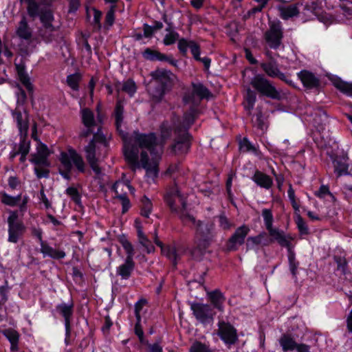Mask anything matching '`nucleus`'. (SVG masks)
<instances>
[{
  "mask_svg": "<svg viewBox=\"0 0 352 352\" xmlns=\"http://www.w3.org/2000/svg\"><path fill=\"white\" fill-rule=\"evenodd\" d=\"M171 135L168 124L161 126L160 138L153 133L134 132L129 141H124V155L133 169L146 170L148 182H153L158 174V164L163 153L164 144Z\"/></svg>",
  "mask_w": 352,
  "mask_h": 352,
  "instance_id": "nucleus-1",
  "label": "nucleus"
},
{
  "mask_svg": "<svg viewBox=\"0 0 352 352\" xmlns=\"http://www.w3.org/2000/svg\"><path fill=\"white\" fill-rule=\"evenodd\" d=\"M85 157L93 171L99 175L101 174L98 162L106 157L108 152V140L102 130L94 133L93 139L84 148Z\"/></svg>",
  "mask_w": 352,
  "mask_h": 352,
  "instance_id": "nucleus-2",
  "label": "nucleus"
},
{
  "mask_svg": "<svg viewBox=\"0 0 352 352\" xmlns=\"http://www.w3.org/2000/svg\"><path fill=\"white\" fill-rule=\"evenodd\" d=\"M26 100V94L23 90H20L18 94V106L12 112V115L17 122V126L21 136V140L19 145V153L20 154L28 155L30 150V141L26 140L29 125L28 120V113L26 112L23 115L19 110V106L23 105Z\"/></svg>",
  "mask_w": 352,
  "mask_h": 352,
  "instance_id": "nucleus-3",
  "label": "nucleus"
},
{
  "mask_svg": "<svg viewBox=\"0 0 352 352\" xmlns=\"http://www.w3.org/2000/svg\"><path fill=\"white\" fill-rule=\"evenodd\" d=\"M58 160L60 162V174L63 178L69 179L71 171L74 167L79 173H85L86 164L81 156L74 148L67 147L65 151H61Z\"/></svg>",
  "mask_w": 352,
  "mask_h": 352,
  "instance_id": "nucleus-4",
  "label": "nucleus"
},
{
  "mask_svg": "<svg viewBox=\"0 0 352 352\" xmlns=\"http://www.w3.org/2000/svg\"><path fill=\"white\" fill-rule=\"evenodd\" d=\"M192 91L190 94H186L184 97V102L186 104H190L189 111L186 113L184 116V126L189 127L194 122L197 109L199 101L208 98L210 96L209 90L201 83H192Z\"/></svg>",
  "mask_w": 352,
  "mask_h": 352,
  "instance_id": "nucleus-5",
  "label": "nucleus"
},
{
  "mask_svg": "<svg viewBox=\"0 0 352 352\" xmlns=\"http://www.w3.org/2000/svg\"><path fill=\"white\" fill-rule=\"evenodd\" d=\"M151 76L156 87L151 89L150 93L155 100H160L173 85L176 76L170 71L164 69H155L151 73Z\"/></svg>",
  "mask_w": 352,
  "mask_h": 352,
  "instance_id": "nucleus-6",
  "label": "nucleus"
},
{
  "mask_svg": "<svg viewBox=\"0 0 352 352\" xmlns=\"http://www.w3.org/2000/svg\"><path fill=\"white\" fill-rule=\"evenodd\" d=\"M252 86L261 94L272 99H280V92L273 83L262 74L255 75L251 80Z\"/></svg>",
  "mask_w": 352,
  "mask_h": 352,
  "instance_id": "nucleus-7",
  "label": "nucleus"
},
{
  "mask_svg": "<svg viewBox=\"0 0 352 352\" xmlns=\"http://www.w3.org/2000/svg\"><path fill=\"white\" fill-rule=\"evenodd\" d=\"M165 199L173 212L179 214L181 217L186 215V197L177 188L168 192Z\"/></svg>",
  "mask_w": 352,
  "mask_h": 352,
  "instance_id": "nucleus-8",
  "label": "nucleus"
},
{
  "mask_svg": "<svg viewBox=\"0 0 352 352\" xmlns=\"http://www.w3.org/2000/svg\"><path fill=\"white\" fill-rule=\"evenodd\" d=\"M278 344L283 352H310V346L305 343H298L295 337L289 333H283L279 338Z\"/></svg>",
  "mask_w": 352,
  "mask_h": 352,
  "instance_id": "nucleus-9",
  "label": "nucleus"
},
{
  "mask_svg": "<svg viewBox=\"0 0 352 352\" xmlns=\"http://www.w3.org/2000/svg\"><path fill=\"white\" fill-rule=\"evenodd\" d=\"M190 305L193 316L199 322L208 324L213 321L215 312L210 305L192 302Z\"/></svg>",
  "mask_w": 352,
  "mask_h": 352,
  "instance_id": "nucleus-10",
  "label": "nucleus"
},
{
  "mask_svg": "<svg viewBox=\"0 0 352 352\" xmlns=\"http://www.w3.org/2000/svg\"><path fill=\"white\" fill-rule=\"evenodd\" d=\"M260 66L268 77L278 78L289 85H294L293 80L290 78L289 74L282 72L276 61L272 60L267 62H263L261 63Z\"/></svg>",
  "mask_w": 352,
  "mask_h": 352,
  "instance_id": "nucleus-11",
  "label": "nucleus"
},
{
  "mask_svg": "<svg viewBox=\"0 0 352 352\" xmlns=\"http://www.w3.org/2000/svg\"><path fill=\"white\" fill-rule=\"evenodd\" d=\"M266 230L271 238L268 241L263 243L264 245H268L270 243L276 241L280 246L286 248L289 252H292L294 247L292 241L294 239L292 235L285 234L283 230L274 226L267 228Z\"/></svg>",
  "mask_w": 352,
  "mask_h": 352,
  "instance_id": "nucleus-12",
  "label": "nucleus"
},
{
  "mask_svg": "<svg viewBox=\"0 0 352 352\" xmlns=\"http://www.w3.org/2000/svg\"><path fill=\"white\" fill-rule=\"evenodd\" d=\"M82 122L84 124L85 129L82 130L80 136L86 138L94 133V128H97L101 130L100 126L97 123L94 119V114L92 111L88 108H84L80 111Z\"/></svg>",
  "mask_w": 352,
  "mask_h": 352,
  "instance_id": "nucleus-13",
  "label": "nucleus"
},
{
  "mask_svg": "<svg viewBox=\"0 0 352 352\" xmlns=\"http://www.w3.org/2000/svg\"><path fill=\"white\" fill-rule=\"evenodd\" d=\"M50 153L47 146L41 141H38L36 151L31 154L30 161L35 166H49L48 157Z\"/></svg>",
  "mask_w": 352,
  "mask_h": 352,
  "instance_id": "nucleus-14",
  "label": "nucleus"
},
{
  "mask_svg": "<svg viewBox=\"0 0 352 352\" xmlns=\"http://www.w3.org/2000/svg\"><path fill=\"white\" fill-rule=\"evenodd\" d=\"M212 225L198 221L196 243L201 250H205L209 245L212 237Z\"/></svg>",
  "mask_w": 352,
  "mask_h": 352,
  "instance_id": "nucleus-15",
  "label": "nucleus"
},
{
  "mask_svg": "<svg viewBox=\"0 0 352 352\" xmlns=\"http://www.w3.org/2000/svg\"><path fill=\"white\" fill-rule=\"evenodd\" d=\"M265 40L268 45L273 49H277L281 44L283 31L280 22L270 23V29L266 32Z\"/></svg>",
  "mask_w": 352,
  "mask_h": 352,
  "instance_id": "nucleus-16",
  "label": "nucleus"
},
{
  "mask_svg": "<svg viewBox=\"0 0 352 352\" xmlns=\"http://www.w3.org/2000/svg\"><path fill=\"white\" fill-rule=\"evenodd\" d=\"M250 229L247 225L239 227L232 235L228 242V249L230 251L237 250V246L244 243L245 239L249 234Z\"/></svg>",
  "mask_w": 352,
  "mask_h": 352,
  "instance_id": "nucleus-17",
  "label": "nucleus"
},
{
  "mask_svg": "<svg viewBox=\"0 0 352 352\" xmlns=\"http://www.w3.org/2000/svg\"><path fill=\"white\" fill-rule=\"evenodd\" d=\"M334 172L338 177L349 175L352 170V164L347 155L338 156L333 162Z\"/></svg>",
  "mask_w": 352,
  "mask_h": 352,
  "instance_id": "nucleus-18",
  "label": "nucleus"
},
{
  "mask_svg": "<svg viewBox=\"0 0 352 352\" xmlns=\"http://www.w3.org/2000/svg\"><path fill=\"white\" fill-rule=\"evenodd\" d=\"M302 5L303 6V8L300 11V14L303 21L314 19L317 16L320 9L318 1L307 0Z\"/></svg>",
  "mask_w": 352,
  "mask_h": 352,
  "instance_id": "nucleus-19",
  "label": "nucleus"
},
{
  "mask_svg": "<svg viewBox=\"0 0 352 352\" xmlns=\"http://www.w3.org/2000/svg\"><path fill=\"white\" fill-rule=\"evenodd\" d=\"M124 187L127 188L131 192L133 191V188L129 184L124 183L123 182H116L113 186V190L116 194V197L119 199L121 201L122 206V213L126 212L131 207L130 201L126 197V193L122 194L120 192V190L123 191Z\"/></svg>",
  "mask_w": 352,
  "mask_h": 352,
  "instance_id": "nucleus-20",
  "label": "nucleus"
},
{
  "mask_svg": "<svg viewBox=\"0 0 352 352\" xmlns=\"http://www.w3.org/2000/svg\"><path fill=\"white\" fill-rule=\"evenodd\" d=\"M218 334L226 344H233L237 339L235 329L225 322H219Z\"/></svg>",
  "mask_w": 352,
  "mask_h": 352,
  "instance_id": "nucleus-21",
  "label": "nucleus"
},
{
  "mask_svg": "<svg viewBox=\"0 0 352 352\" xmlns=\"http://www.w3.org/2000/svg\"><path fill=\"white\" fill-rule=\"evenodd\" d=\"M15 34L21 40L31 41L33 37V30L28 24L27 17L21 16L15 28Z\"/></svg>",
  "mask_w": 352,
  "mask_h": 352,
  "instance_id": "nucleus-22",
  "label": "nucleus"
},
{
  "mask_svg": "<svg viewBox=\"0 0 352 352\" xmlns=\"http://www.w3.org/2000/svg\"><path fill=\"white\" fill-rule=\"evenodd\" d=\"M56 311L64 318L67 333L69 332L71 318L74 312V303H60L56 307Z\"/></svg>",
  "mask_w": 352,
  "mask_h": 352,
  "instance_id": "nucleus-23",
  "label": "nucleus"
},
{
  "mask_svg": "<svg viewBox=\"0 0 352 352\" xmlns=\"http://www.w3.org/2000/svg\"><path fill=\"white\" fill-rule=\"evenodd\" d=\"M298 77L304 87L308 89L316 88L319 85V79L311 72L302 70L298 73Z\"/></svg>",
  "mask_w": 352,
  "mask_h": 352,
  "instance_id": "nucleus-24",
  "label": "nucleus"
},
{
  "mask_svg": "<svg viewBox=\"0 0 352 352\" xmlns=\"http://www.w3.org/2000/svg\"><path fill=\"white\" fill-rule=\"evenodd\" d=\"M190 148L189 135L188 133L184 134L176 140L175 143L172 146V151L175 154L186 153Z\"/></svg>",
  "mask_w": 352,
  "mask_h": 352,
  "instance_id": "nucleus-25",
  "label": "nucleus"
},
{
  "mask_svg": "<svg viewBox=\"0 0 352 352\" xmlns=\"http://www.w3.org/2000/svg\"><path fill=\"white\" fill-rule=\"evenodd\" d=\"M252 180L261 188L269 190L273 185V179L265 173L256 170L252 177Z\"/></svg>",
  "mask_w": 352,
  "mask_h": 352,
  "instance_id": "nucleus-26",
  "label": "nucleus"
},
{
  "mask_svg": "<svg viewBox=\"0 0 352 352\" xmlns=\"http://www.w3.org/2000/svg\"><path fill=\"white\" fill-rule=\"evenodd\" d=\"M207 296L214 308L217 309L220 311H223V304L226 298L219 289L207 292Z\"/></svg>",
  "mask_w": 352,
  "mask_h": 352,
  "instance_id": "nucleus-27",
  "label": "nucleus"
},
{
  "mask_svg": "<svg viewBox=\"0 0 352 352\" xmlns=\"http://www.w3.org/2000/svg\"><path fill=\"white\" fill-rule=\"evenodd\" d=\"M41 252L43 254V257L49 256L54 259H61L66 255L63 250L54 249L45 242L42 243L41 245Z\"/></svg>",
  "mask_w": 352,
  "mask_h": 352,
  "instance_id": "nucleus-28",
  "label": "nucleus"
},
{
  "mask_svg": "<svg viewBox=\"0 0 352 352\" xmlns=\"http://www.w3.org/2000/svg\"><path fill=\"white\" fill-rule=\"evenodd\" d=\"M55 28L53 25H42L37 33L36 40L41 39L50 43L54 38Z\"/></svg>",
  "mask_w": 352,
  "mask_h": 352,
  "instance_id": "nucleus-29",
  "label": "nucleus"
},
{
  "mask_svg": "<svg viewBox=\"0 0 352 352\" xmlns=\"http://www.w3.org/2000/svg\"><path fill=\"white\" fill-rule=\"evenodd\" d=\"M135 267L133 260L125 259V262L117 267L116 273L122 279L127 280L131 275Z\"/></svg>",
  "mask_w": 352,
  "mask_h": 352,
  "instance_id": "nucleus-30",
  "label": "nucleus"
},
{
  "mask_svg": "<svg viewBox=\"0 0 352 352\" xmlns=\"http://www.w3.org/2000/svg\"><path fill=\"white\" fill-rule=\"evenodd\" d=\"M280 16L283 19L287 20L300 14L298 4H292L289 6H280Z\"/></svg>",
  "mask_w": 352,
  "mask_h": 352,
  "instance_id": "nucleus-31",
  "label": "nucleus"
},
{
  "mask_svg": "<svg viewBox=\"0 0 352 352\" xmlns=\"http://www.w3.org/2000/svg\"><path fill=\"white\" fill-rule=\"evenodd\" d=\"M25 230L23 224L19 226H8V241L16 243L19 237L23 234Z\"/></svg>",
  "mask_w": 352,
  "mask_h": 352,
  "instance_id": "nucleus-32",
  "label": "nucleus"
},
{
  "mask_svg": "<svg viewBox=\"0 0 352 352\" xmlns=\"http://www.w3.org/2000/svg\"><path fill=\"white\" fill-rule=\"evenodd\" d=\"M17 74L21 83L26 87V89L29 91H33V85L30 82V79L28 75L25 72V68L23 65H16Z\"/></svg>",
  "mask_w": 352,
  "mask_h": 352,
  "instance_id": "nucleus-33",
  "label": "nucleus"
},
{
  "mask_svg": "<svg viewBox=\"0 0 352 352\" xmlns=\"http://www.w3.org/2000/svg\"><path fill=\"white\" fill-rule=\"evenodd\" d=\"M143 56L146 60L155 61V60H168V57L160 53L157 50H153L150 48H146L143 52Z\"/></svg>",
  "mask_w": 352,
  "mask_h": 352,
  "instance_id": "nucleus-34",
  "label": "nucleus"
},
{
  "mask_svg": "<svg viewBox=\"0 0 352 352\" xmlns=\"http://www.w3.org/2000/svg\"><path fill=\"white\" fill-rule=\"evenodd\" d=\"M124 104L121 100H118L115 108L116 125L117 130L122 133L121 126L123 122Z\"/></svg>",
  "mask_w": 352,
  "mask_h": 352,
  "instance_id": "nucleus-35",
  "label": "nucleus"
},
{
  "mask_svg": "<svg viewBox=\"0 0 352 352\" xmlns=\"http://www.w3.org/2000/svg\"><path fill=\"white\" fill-rule=\"evenodd\" d=\"M26 3L28 14L34 20L42 12L40 4L36 2V0H32Z\"/></svg>",
  "mask_w": 352,
  "mask_h": 352,
  "instance_id": "nucleus-36",
  "label": "nucleus"
},
{
  "mask_svg": "<svg viewBox=\"0 0 352 352\" xmlns=\"http://www.w3.org/2000/svg\"><path fill=\"white\" fill-rule=\"evenodd\" d=\"M334 86L343 94L352 96V83L337 79L333 81Z\"/></svg>",
  "mask_w": 352,
  "mask_h": 352,
  "instance_id": "nucleus-37",
  "label": "nucleus"
},
{
  "mask_svg": "<svg viewBox=\"0 0 352 352\" xmlns=\"http://www.w3.org/2000/svg\"><path fill=\"white\" fill-rule=\"evenodd\" d=\"M266 233L263 232L255 236H250L248 238L246 246L248 249H253L255 246L263 244L265 243L263 239L266 236Z\"/></svg>",
  "mask_w": 352,
  "mask_h": 352,
  "instance_id": "nucleus-38",
  "label": "nucleus"
},
{
  "mask_svg": "<svg viewBox=\"0 0 352 352\" xmlns=\"http://www.w3.org/2000/svg\"><path fill=\"white\" fill-rule=\"evenodd\" d=\"M161 250L162 253L166 256L169 260L173 261L174 263H176L177 254L176 252V250L175 247L173 246H164L162 245Z\"/></svg>",
  "mask_w": 352,
  "mask_h": 352,
  "instance_id": "nucleus-39",
  "label": "nucleus"
},
{
  "mask_svg": "<svg viewBox=\"0 0 352 352\" xmlns=\"http://www.w3.org/2000/svg\"><path fill=\"white\" fill-rule=\"evenodd\" d=\"M138 238L139 243L145 248L147 253L150 254L154 252L155 248L145 234H141Z\"/></svg>",
  "mask_w": 352,
  "mask_h": 352,
  "instance_id": "nucleus-40",
  "label": "nucleus"
},
{
  "mask_svg": "<svg viewBox=\"0 0 352 352\" xmlns=\"http://www.w3.org/2000/svg\"><path fill=\"white\" fill-rule=\"evenodd\" d=\"M261 214L263 219L265 228L267 229V228L273 226L274 217L272 210L264 208L262 210Z\"/></svg>",
  "mask_w": 352,
  "mask_h": 352,
  "instance_id": "nucleus-41",
  "label": "nucleus"
},
{
  "mask_svg": "<svg viewBox=\"0 0 352 352\" xmlns=\"http://www.w3.org/2000/svg\"><path fill=\"white\" fill-rule=\"evenodd\" d=\"M142 210H141V214L148 218L149 217V214L151 212L152 210V204L151 201L146 197H144L142 199Z\"/></svg>",
  "mask_w": 352,
  "mask_h": 352,
  "instance_id": "nucleus-42",
  "label": "nucleus"
},
{
  "mask_svg": "<svg viewBox=\"0 0 352 352\" xmlns=\"http://www.w3.org/2000/svg\"><path fill=\"white\" fill-rule=\"evenodd\" d=\"M80 75L78 74H74L69 75L67 78V85L75 91L78 89V84L80 80Z\"/></svg>",
  "mask_w": 352,
  "mask_h": 352,
  "instance_id": "nucleus-43",
  "label": "nucleus"
},
{
  "mask_svg": "<svg viewBox=\"0 0 352 352\" xmlns=\"http://www.w3.org/2000/svg\"><path fill=\"white\" fill-rule=\"evenodd\" d=\"M239 148L243 152L256 153L257 151L256 148L245 138L240 141Z\"/></svg>",
  "mask_w": 352,
  "mask_h": 352,
  "instance_id": "nucleus-44",
  "label": "nucleus"
},
{
  "mask_svg": "<svg viewBox=\"0 0 352 352\" xmlns=\"http://www.w3.org/2000/svg\"><path fill=\"white\" fill-rule=\"evenodd\" d=\"M168 32L164 38V43L165 45L173 44L179 38V34L175 31H171L168 28L166 29Z\"/></svg>",
  "mask_w": 352,
  "mask_h": 352,
  "instance_id": "nucleus-45",
  "label": "nucleus"
},
{
  "mask_svg": "<svg viewBox=\"0 0 352 352\" xmlns=\"http://www.w3.org/2000/svg\"><path fill=\"white\" fill-rule=\"evenodd\" d=\"M287 195H288L289 201H291L293 208L294 209L295 211L298 212L300 206L297 202L296 195H295V192L292 188V184L289 185V188L287 190Z\"/></svg>",
  "mask_w": 352,
  "mask_h": 352,
  "instance_id": "nucleus-46",
  "label": "nucleus"
},
{
  "mask_svg": "<svg viewBox=\"0 0 352 352\" xmlns=\"http://www.w3.org/2000/svg\"><path fill=\"white\" fill-rule=\"evenodd\" d=\"M121 243L126 253V259L133 260L134 255V249L133 245L128 240H123Z\"/></svg>",
  "mask_w": 352,
  "mask_h": 352,
  "instance_id": "nucleus-47",
  "label": "nucleus"
},
{
  "mask_svg": "<svg viewBox=\"0 0 352 352\" xmlns=\"http://www.w3.org/2000/svg\"><path fill=\"white\" fill-rule=\"evenodd\" d=\"M38 16L40 17V20L43 23V25H52V21H53L54 17L50 11H42Z\"/></svg>",
  "mask_w": 352,
  "mask_h": 352,
  "instance_id": "nucleus-48",
  "label": "nucleus"
},
{
  "mask_svg": "<svg viewBox=\"0 0 352 352\" xmlns=\"http://www.w3.org/2000/svg\"><path fill=\"white\" fill-rule=\"evenodd\" d=\"M334 261L337 264V270L342 274H345L347 269V262L342 256H334Z\"/></svg>",
  "mask_w": 352,
  "mask_h": 352,
  "instance_id": "nucleus-49",
  "label": "nucleus"
},
{
  "mask_svg": "<svg viewBox=\"0 0 352 352\" xmlns=\"http://www.w3.org/2000/svg\"><path fill=\"white\" fill-rule=\"evenodd\" d=\"M122 90L132 96L136 91L135 82L131 80H128L123 83Z\"/></svg>",
  "mask_w": 352,
  "mask_h": 352,
  "instance_id": "nucleus-50",
  "label": "nucleus"
},
{
  "mask_svg": "<svg viewBox=\"0 0 352 352\" xmlns=\"http://www.w3.org/2000/svg\"><path fill=\"white\" fill-rule=\"evenodd\" d=\"M5 336L10 342L12 346H16L19 341V334L13 330H7L4 332Z\"/></svg>",
  "mask_w": 352,
  "mask_h": 352,
  "instance_id": "nucleus-51",
  "label": "nucleus"
},
{
  "mask_svg": "<svg viewBox=\"0 0 352 352\" xmlns=\"http://www.w3.org/2000/svg\"><path fill=\"white\" fill-rule=\"evenodd\" d=\"M296 223L297 225V227L302 234H307L309 232V230L307 228V226L302 217L299 214L296 216Z\"/></svg>",
  "mask_w": 352,
  "mask_h": 352,
  "instance_id": "nucleus-52",
  "label": "nucleus"
},
{
  "mask_svg": "<svg viewBox=\"0 0 352 352\" xmlns=\"http://www.w3.org/2000/svg\"><path fill=\"white\" fill-rule=\"evenodd\" d=\"M20 200V197H12L7 194H4L2 197V202L6 205L14 206H16Z\"/></svg>",
  "mask_w": 352,
  "mask_h": 352,
  "instance_id": "nucleus-53",
  "label": "nucleus"
},
{
  "mask_svg": "<svg viewBox=\"0 0 352 352\" xmlns=\"http://www.w3.org/2000/svg\"><path fill=\"white\" fill-rule=\"evenodd\" d=\"M146 304V300L140 299L135 304V315L137 320H141V311L143 307Z\"/></svg>",
  "mask_w": 352,
  "mask_h": 352,
  "instance_id": "nucleus-54",
  "label": "nucleus"
},
{
  "mask_svg": "<svg viewBox=\"0 0 352 352\" xmlns=\"http://www.w3.org/2000/svg\"><path fill=\"white\" fill-rule=\"evenodd\" d=\"M245 99L248 102V108L249 109H252L256 101V95L254 92L252 91L251 89H248L247 91Z\"/></svg>",
  "mask_w": 352,
  "mask_h": 352,
  "instance_id": "nucleus-55",
  "label": "nucleus"
},
{
  "mask_svg": "<svg viewBox=\"0 0 352 352\" xmlns=\"http://www.w3.org/2000/svg\"><path fill=\"white\" fill-rule=\"evenodd\" d=\"M116 6L112 5L110 10L107 12L105 16V23L108 26H111L114 22V13Z\"/></svg>",
  "mask_w": 352,
  "mask_h": 352,
  "instance_id": "nucleus-56",
  "label": "nucleus"
},
{
  "mask_svg": "<svg viewBox=\"0 0 352 352\" xmlns=\"http://www.w3.org/2000/svg\"><path fill=\"white\" fill-rule=\"evenodd\" d=\"M192 41H188L184 38L179 39L178 41V49L183 54H186L188 49L190 48V44Z\"/></svg>",
  "mask_w": 352,
  "mask_h": 352,
  "instance_id": "nucleus-57",
  "label": "nucleus"
},
{
  "mask_svg": "<svg viewBox=\"0 0 352 352\" xmlns=\"http://www.w3.org/2000/svg\"><path fill=\"white\" fill-rule=\"evenodd\" d=\"M46 166H35L34 173L38 178L47 177L49 175V170L45 168Z\"/></svg>",
  "mask_w": 352,
  "mask_h": 352,
  "instance_id": "nucleus-58",
  "label": "nucleus"
},
{
  "mask_svg": "<svg viewBox=\"0 0 352 352\" xmlns=\"http://www.w3.org/2000/svg\"><path fill=\"white\" fill-rule=\"evenodd\" d=\"M67 194L71 197V198L76 202L79 203L80 200V195L76 188L69 187L66 190Z\"/></svg>",
  "mask_w": 352,
  "mask_h": 352,
  "instance_id": "nucleus-59",
  "label": "nucleus"
},
{
  "mask_svg": "<svg viewBox=\"0 0 352 352\" xmlns=\"http://www.w3.org/2000/svg\"><path fill=\"white\" fill-rule=\"evenodd\" d=\"M18 214L16 212H11L8 219V226H19L23 224L21 222L17 221Z\"/></svg>",
  "mask_w": 352,
  "mask_h": 352,
  "instance_id": "nucleus-60",
  "label": "nucleus"
},
{
  "mask_svg": "<svg viewBox=\"0 0 352 352\" xmlns=\"http://www.w3.org/2000/svg\"><path fill=\"white\" fill-rule=\"evenodd\" d=\"M190 49L195 59H200V49L199 45L194 41H191Z\"/></svg>",
  "mask_w": 352,
  "mask_h": 352,
  "instance_id": "nucleus-61",
  "label": "nucleus"
},
{
  "mask_svg": "<svg viewBox=\"0 0 352 352\" xmlns=\"http://www.w3.org/2000/svg\"><path fill=\"white\" fill-rule=\"evenodd\" d=\"M190 352H210L208 348L201 344V343H195L190 348Z\"/></svg>",
  "mask_w": 352,
  "mask_h": 352,
  "instance_id": "nucleus-62",
  "label": "nucleus"
},
{
  "mask_svg": "<svg viewBox=\"0 0 352 352\" xmlns=\"http://www.w3.org/2000/svg\"><path fill=\"white\" fill-rule=\"evenodd\" d=\"M141 320H137L136 324L135 325V333L139 338V340L141 342H143L144 340V332L140 324Z\"/></svg>",
  "mask_w": 352,
  "mask_h": 352,
  "instance_id": "nucleus-63",
  "label": "nucleus"
},
{
  "mask_svg": "<svg viewBox=\"0 0 352 352\" xmlns=\"http://www.w3.org/2000/svg\"><path fill=\"white\" fill-rule=\"evenodd\" d=\"M331 194L329 190V188L326 186H321L320 189L315 192V195L320 197L324 198L327 195Z\"/></svg>",
  "mask_w": 352,
  "mask_h": 352,
  "instance_id": "nucleus-64",
  "label": "nucleus"
}]
</instances>
